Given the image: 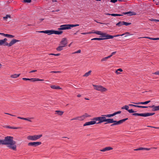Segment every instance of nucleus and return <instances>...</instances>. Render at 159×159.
<instances>
[{
  "label": "nucleus",
  "instance_id": "nucleus-1",
  "mask_svg": "<svg viewBox=\"0 0 159 159\" xmlns=\"http://www.w3.org/2000/svg\"><path fill=\"white\" fill-rule=\"evenodd\" d=\"M93 33L98 35H101V37L104 38H94L91 39V40H104L105 39H112L114 37H116L120 36H122L125 35L126 34H129V33H127L126 34H124L120 35H111L107 34L106 33L103 32L101 31H95L94 32H93Z\"/></svg>",
  "mask_w": 159,
  "mask_h": 159
},
{
  "label": "nucleus",
  "instance_id": "nucleus-2",
  "mask_svg": "<svg viewBox=\"0 0 159 159\" xmlns=\"http://www.w3.org/2000/svg\"><path fill=\"white\" fill-rule=\"evenodd\" d=\"M13 137L12 136H7L5 137L4 140L5 145H8V147L14 151L16 150V141H14Z\"/></svg>",
  "mask_w": 159,
  "mask_h": 159
},
{
  "label": "nucleus",
  "instance_id": "nucleus-3",
  "mask_svg": "<svg viewBox=\"0 0 159 159\" xmlns=\"http://www.w3.org/2000/svg\"><path fill=\"white\" fill-rule=\"evenodd\" d=\"M128 120V118L124 119L121 120H120L118 121L116 120H114L113 119H110V121L109 123H113L111 125V126H113L116 125H120L123 122H125L126 120Z\"/></svg>",
  "mask_w": 159,
  "mask_h": 159
},
{
  "label": "nucleus",
  "instance_id": "nucleus-4",
  "mask_svg": "<svg viewBox=\"0 0 159 159\" xmlns=\"http://www.w3.org/2000/svg\"><path fill=\"white\" fill-rule=\"evenodd\" d=\"M39 32L40 33L47 34L48 35H51L53 34H61L63 33V31H59L53 30H46L45 31H41Z\"/></svg>",
  "mask_w": 159,
  "mask_h": 159
},
{
  "label": "nucleus",
  "instance_id": "nucleus-5",
  "mask_svg": "<svg viewBox=\"0 0 159 159\" xmlns=\"http://www.w3.org/2000/svg\"><path fill=\"white\" fill-rule=\"evenodd\" d=\"M6 41L7 40H0V45H2L3 44L4 46H8V47H10L16 42L20 40H11L9 44L6 42Z\"/></svg>",
  "mask_w": 159,
  "mask_h": 159
},
{
  "label": "nucleus",
  "instance_id": "nucleus-6",
  "mask_svg": "<svg viewBox=\"0 0 159 159\" xmlns=\"http://www.w3.org/2000/svg\"><path fill=\"white\" fill-rule=\"evenodd\" d=\"M42 136V134L35 135H29L27 136V139L30 140L35 141L39 139Z\"/></svg>",
  "mask_w": 159,
  "mask_h": 159
},
{
  "label": "nucleus",
  "instance_id": "nucleus-7",
  "mask_svg": "<svg viewBox=\"0 0 159 159\" xmlns=\"http://www.w3.org/2000/svg\"><path fill=\"white\" fill-rule=\"evenodd\" d=\"M93 86L94 87V89L98 91H101L102 92H105L107 90L106 88H104L101 85H93Z\"/></svg>",
  "mask_w": 159,
  "mask_h": 159
},
{
  "label": "nucleus",
  "instance_id": "nucleus-8",
  "mask_svg": "<svg viewBox=\"0 0 159 159\" xmlns=\"http://www.w3.org/2000/svg\"><path fill=\"white\" fill-rule=\"evenodd\" d=\"M99 117L101 123L104 122H107L104 123L105 125L109 123L110 118L106 119V117L104 116H100Z\"/></svg>",
  "mask_w": 159,
  "mask_h": 159
},
{
  "label": "nucleus",
  "instance_id": "nucleus-9",
  "mask_svg": "<svg viewBox=\"0 0 159 159\" xmlns=\"http://www.w3.org/2000/svg\"><path fill=\"white\" fill-rule=\"evenodd\" d=\"M70 29V24H67L61 25L60 28H58V30H67Z\"/></svg>",
  "mask_w": 159,
  "mask_h": 159
},
{
  "label": "nucleus",
  "instance_id": "nucleus-10",
  "mask_svg": "<svg viewBox=\"0 0 159 159\" xmlns=\"http://www.w3.org/2000/svg\"><path fill=\"white\" fill-rule=\"evenodd\" d=\"M41 143H42L41 142H30L28 143V146H33L36 147L41 144Z\"/></svg>",
  "mask_w": 159,
  "mask_h": 159
},
{
  "label": "nucleus",
  "instance_id": "nucleus-11",
  "mask_svg": "<svg viewBox=\"0 0 159 159\" xmlns=\"http://www.w3.org/2000/svg\"><path fill=\"white\" fill-rule=\"evenodd\" d=\"M129 107L128 106L125 105V106L123 107H121V109H125L129 113H133L136 112V111H134L132 109H129Z\"/></svg>",
  "mask_w": 159,
  "mask_h": 159
},
{
  "label": "nucleus",
  "instance_id": "nucleus-12",
  "mask_svg": "<svg viewBox=\"0 0 159 159\" xmlns=\"http://www.w3.org/2000/svg\"><path fill=\"white\" fill-rule=\"evenodd\" d=\"M95 124H96V121L93 120L86 122L85 124H84L83 126H84L87 125H93Z\"/></svg>",
  "mask_w": 159,
  "mask_h": 159
},
{
  "label": "nucleus",
  "instance_id": "nucleus-13",
  "mask_svg": "<svg viewBox=\"0 0 159 159\" xmlns=\"http://www.w3.org/2000/svg\"><path fill=\"white\" fill-rule=\"evenodd\" d=\"M149 107L152 108V111H156L159 110V106H156L155 105H153L151 106H149Z\"/></svg>",
  "mask_w": 159,
  "mask_h": 159
},
{
  "label": "nucleus",
  "instance_id": "nucleus-14",
  "mask_svg": "<svg viewBox=\"0 0 159 159\" xmlns=\"http://www.w3.org/2000/svg\"><path fill=\"white\" fill-rule=\"evenodd\" d=\"M0 34L2 35V36L7 37L10 39L13 38L14 37V35L7 34H5L3 33H0Z\"/></svg>",
  "mask_w": 159,
  "mask_h": 159
},
{
  "label": "nucleus",
  "instance_id": "nucleus-15",
  "mask_svg": "<svg viewBox=\"0 0 159 159\" xmlns=\"http://www.w3.org/2000/svg\"><path fill=\"white\" fill-rule=\"evenodd\" d=\"M151 101L150 100L148 101H145V102H132V103L137 104V105H140V104H143L145 105L147 104L149 102H150Z\"/></svg>",
  "mask_w": 159,
  "mask_h": 159
},
{
  "label": "nucleus",
  "instance_id": "nucleus-16",
  "mask_svg": "<svg viewBox=\"0 0 159 159\" xmlns=\"http://www.w3.org/2000/svg\"><path fill=\"white\" fill-rule=\"evenodd\" d=\"M113 148L110 147H106L103 149H100V151L101 152H104L107 151H109L110 150H112Z\"/></svg>",
  "mask_w": 159,
  "mask_h": 159
},
{
  "label": "nucleus",
  "instance_id": "nucleus-17",
  "mask_svg": "<svg viewBox=\"0 0 159 159\" xmlns=\"http://www.w3.org/2000/svg\"><path fill=\"white\" fill-rule=\"evenodd\" d=\"M67 40H61L60 42V44L62 45L63 47L66 46L67 43Z\"/></svg>",
  "mask_w": 159,
  "mask_h": 159
},
{
  "label": "nucleus",
  "instance_id": "nucleus-18",
  "mask_svg": "<svg viewBox=\"0 0 159 159\" xmlns=\"http://www.w3.org/2000/svg\"><path fill=\"white\" fill-rule=\"evenodd\" d=\"M155 114L154 112L143 113V117H147L154 115Z\"/></svg>",
  "mask_w": 159,
  "mask_h": 159
},
{
  "label": "nucleus",
  "instance_id": "nucleus-19",
  "mask_svg": "<svg viewBox=\"0 0 159 159\" xmlns=\"http://www.w3.org/2000/svg\"><path fill=\"white\" fill-rule=\"evenodd\" d=\"M155 114L154 112L143 113V117H147L154 115Z\"/></svg>",
  "mask_w": 159,
  "mask_h": 159
},
{
  "label": "nucleus",
  "instance_id": "nucleus-20",
  "mask_svg": "<svg viewBox=\"0 0 159 159\" xmlns=\"http://www.w3.org/2000/svg\"><path fill=\"white\" fill-rule=\"evenodd\" d=\"M141 38H145V39H150L151 40H159V38H151L149 37H142L139 38L138 39H141Z\"/></svg>",
  "mask_w": 159,
  "mask_h": 159
},
{
  "label": "nucleus",
  "instance_id": "nucleus-21",
  "mask_svg": "<svg viewBox=\"0 0 159 159\" xmlns=\"http://www.w3.org/2000/svg\"><path fill=\"white\" fill-rule=\"evenodd\" d=\"M92 120H93V121H98V122L97 123L96 122V124H98L101 123V122H100V119L99 117H98L93 118L92 119Z\"/></svg>",
  "mask_w": 159,
  "mask_h": 159
},
{
  "label": "nucleus",
  "instance_id": "nucleus-22",
  "mask_svg": "<svg viewBox=\"0 0 159 159\" xmlns=\"http://www.w3.org/2000/svg\"><path fill=\"white\" fill-rule=\"evenodd\" d=\"M55 114H57L59 116H61L63 114L64 111L59 110H57L55 111Z\"/></svg>",
  "mask_w": 159,
  "mask_h": 159
},
{
  "label": "nucleus",
  "instance_id": "nucleus-23",
  "mask_svg": "<svg viewBox=\"0 0 159 159\" xmlns=\"http://www.w3.org/2000/svg\"><path fill=\"white\" fill-rule=\"evenodd\" d=\"M124 14H129V16H131L134 15H135V14L134 12H132L131 11H129L128 12H125V13H124Z\"/></svg>",
  "mask_w": 159,
  "mask_h": 159
},
{
  "label": "nucleus",
  "instance_id": "nucleus-24",
  "mask_svg": "<svg viewBox=\"0 0 159 159\" xmlns=\"http://www.w3.org/2000/svg\"><path fill=\"white\" fill-rule=\"evenodd\" d=\"M132 116H143V113H134L132 114Z\"/></svg>",
  "mask_w": 159,
  "mask_h": 159
},
{
  "label": "nucleus",
  "instance_id": "nucleus-25",
  "mask_svg": "<svg viewBox=\"0 0 159 159\" xmlns=\"http://www.w3.org/2000/svg\"><path fill=\"white\" fill-rule=\"evenodd\" d=\"M51 88L52 89H61V88H60V86H57L55 85H52L51 86Z\"/></svg>",
  "mask_w": 159,
  "mask_h": 159
},
{
  "label": "nucleus",
  "instance_id": "nucleus-26",
  "mask_svg": "<svg viewBox=\"0 0 159 159\" xmlns=\"http://www.w3.org/2000/svg\"><path fill=\"white\" fill-rule=\"evenodd\" d=\"M20 74H14L13 75H11L10 76L12 78H16L18 77L19 76Z\"/></svg>",
  "mask_w": 159,
  "mask_h": 159
},
{
  "label": "nucleus",
  "instance_id": "nucleus-27",
  "mask_svg": "<svg viewBox=\"0 0 159 159\" xmlns=\"http://www.w3.org/2000/svg\"><path fill=\"white\" fill-rule=\"evenodd\" d=\"M17 118H19V119H22V120H27V121H30V122H32V121L31 120H30V119H28V118H24V117H17Z\"/></svg>",
  "mask_w": 159,
  "mask_h": 159
},
{
  "label": "nucleus",
  "instance_id": "nucleus-28",
  "mask_svg": "<svg viewBox=\"0 0 159 159\" xmlns=\"http://www.w3.org/2000/svg\"><path fill=\"white\" fill-rule=\"evenodd\" d=\"M3 18L4 20L7 21V19L8 18H9L10 19L11 18V15H7L6 16L3 17Z\"/></svg>",
  "mask_w": 159,
  "mask_h": 159
},
{
  "label": "nucleus",
  "instance_id": "nucleus-29",
  "mask_svg": "<svg viewBox=\"0 0 159 159\" xmlns=\"http://www.w3.org/2000/svg\"><path fill=\"white\" fill-rule=\"evenodd\" d=\"M6 128L11 129H20V127H11L9 126H6Z\"/></svg>",
  "mask_w": 159,
  "mask_h": 159
},
{
  "label": "nucleus",
  "instance_id": "nucleus-30",
  "mask_svg": "<svg viewBox=\"0 0 159 159\" xmlns=\"http://www.w3.org/2000/svg\"><path fill=\"white\" fill-rule=\"evenodd\" d=\"M91 72L92 71L91 70L89 71L88 72L86 73L85 74L83 75V76L84 77H88L90 75Z\"/></svg>",
  "mask_w": 159,
  "mask_h": 159
},
{
  "label": "nucleus",
  "instance_id": "nucleus-31",
  "mask_svg": "<svg viewBox=\"0 0 159 159\" xmlns=\"http://www.w3.org/2000/svg\"><path fill=\"white\" fill-rule=\"evenodd\" d=\"M63 46H62L61 45L59 46L56 48V50L57 51H61L63 50Z\"/></svg>",
  "mask_w": 159,
  "mask_h": 159
},
{
  "label": "nucleus",
  "instance_id": "nucleus-32",
  "mask_svg": "<svg viewBox=\"0 0 159 159\" xmlns=\"http://www.w3.org/2000/svg\"><path fill=\"white\" fill-rule=\"evenodd\" d=\"M123 25V21H120L116 24V25L118 26H120Z\"/></svg>",
  "mask_w": 159,
  "mask_h": 159
},
{
  "label": "nucleus",
  "instance_id": "nucleus-33",
  "mask_svg": "<svg viewBox=\"0 0 159 159\" xmlns=\"http://www.w3.org/2000/svg\"><path fill=\"white\" fill-rule=\"evenodd\" d=\"M110 56H108V57H104L103 58H102L101 60V61H106L107 60V59L110 58Z\"/></svg>",
  "mask_w": 159,
  "mask_h": 159
},
{
  "label": "nucleus",
  "instance_id": "nucleus-34",
  "mask_svg": "<svg viewBox=\"0 0 159 159\" xmlns=\"http://www.w3.org/2000/svg\"><path fill=\"white\" fill-rule=\"evenodd\" d=\"M0 145H5L4 139H0Z\"/></svg>",
  "mask_w": 159,
  "mask_h": 159
},
{
  "label": "nucleus",
  "instance_id": "nucleus-35",
  "mask_svg": "<svg viewBox=\"0 0 159 159\" xmlns=\"http://www.w3.org/2000/svg\"><path fill=\"white\" fill-rule=\"evenodd\" d=\"M122 15L119 14H111V16H122Z\"/></svg>",
  "mask_w": 159,
  "mask_h": 159
},
{
  "label": "nucleus",
  "instance_id": "nucleus-36",
  "mask_svg": "<svg viewBox=\"0 0 159 159\" xmlns=\"http://www.w3.org/2000/svg\"><path fill=\"white\" fill-rule=\"evenodd\" d=\"M79 24H75V25H70V28L72 27H76L77 26H79Z\"/></svg>",
  "mask_w": 159,
  "mask_h": 159
},
{
  "label": "nucleus",
  "instance_id": "nucleus-37",
  "mask_svg": "<svg viewBox=\"0 0 159 159\" xmlns=\"http://www.w3.org/2000/svg\"><path fill=\"white\" fill-rule=\"evenodd\" d=\"M131 24V23L126 22L124 21H123V25H125L126 26H127Z\"/></svg>",
  "mask_w": 159,
  "mask_h": 159
},
{
  "label": "nucleus",
  "instance_id": "nucleus-38",
  "mask_svg": "<svg viewBox=\"0 0 159 159\" xmlns=\"http://www.w3.org/2000/svg\"><path fill=\"white\" fill-rule=\"evenodd\" d=\"M135 151H139V150H144V148H138L135 149L134 150Z\"/></svg>",
  "mask_w": 159,
  "mask_h": 159
},
{
  "label": "nucleus",
  "instance_id": "nucleus-39",
  "mask_svg": "<svg viewBox=\"0 0 159 159\" xmlns=\"http://www.w3.org/2000/svg\"><path fill=\"white\" fill-rule=\"evenodd\" d=\"M30 80L32 82H34L35 81H37V78L30 79Z\"/></svg>",
  "mask_w": 159,
  "mask_h": 159
},
{
  "label": "nucleus",
  "instance_id": "nucleus-40",
  "mask_svg": "<svg viewBox=\"0 0 159 159\" xmlns=\"http://www.w3.org/2000/svg\"><path fill=\"white\" fill-rule=\"evenodd\" d=\"M79 118H80V119H79V120H83L85 119V118H84V117L83 115L82 116H80V117H79Z\"/></svg>",
  "mask_w": 159,
  "mask_h": 159
},
{
  "label": "nucleus",
  "instance_id": "nucleus-41",
  "mask_svg": "<svg viewBox=\"0 0 159 159\" xmlns=\"http://www.w3.org/2000/svg\"><path fill=\"white\" fill-rule=\"evenodd\" d=\"M138 108H147L148 107H147V106H139V105H138Z\"/></svg>",
  "mask_w": 159,
  "mask_h": 159
},
{
  "label": "nucleus",
  "instance_id": "nucleus-42",
  "mask_svg": "<svg viewBox=\"0 0 159 159\" xmlns=\"http://www.w3.org/2000/svg\"><path fill=\"white\" fill-rule=\"evenodd\" d=\"M102 116H105V117H108V118H110V117H111L110 114L102 115Z\"/></svg>",
  "mask_w": 159,
  "mask_h": 159
},
{
  "label": "nucleus",
  "instance_id": "nucleus-43",
  "mask_svg": "<svg viewBox=\"0 0 159 159\" xmlns=\"http://www.w3.org/2000/svg\"><path fill=\"white\" fill-rule=\"evenodd\" d=\"M83 116H84V118H86L87 117H89L90 116L87 113H85L83 115Z\"/></svg>",
  "mask_w": 159,
  "mask_h": 159
},
{
  "label": "nucleus",
  "instance_id": "nucleus-44",
  "mask_svg": "<svg viewBox=\"0 0 159 159\" xmlns=\"http://www.w3.org/2000/svg\"><path fill=\"white\" fill-rule=\"evenodd\" d=\"M60 55V53H57L56 54H54V53H50L49 54V55H52L56 56H59Z\"/></svg>",
  "mask_w": 159,
  "mask_h": 159
},
{
  "label": "nucleus",
  "instance_id": "nucleus-45",
  "mask_svg": "<svg viewBox=\"0 0 159 159\" xmlns=\"http://www.w3.org/2000/svg\"><path fill=\"white\" fill-rule=\"evenodd\" d=\"M129 106L134 107H138V105H135L132 104H129Z\"/></svg>",
  "mask_w": 159,
  "mask_h": 159
},
{
  "label": "nucleus",
  "instance_id": "nucleus-46",
  "mask_svg": "<svg viewBox=\"0 0 159 159\" xmlns=\"http://www.w3.org/2000/svg\"><path fill=\"white\" fill-rule=\"evenodd\" d=\"M25 2L30 3L31 2V0H24Z\"/></svg>",
  "mask_w": 159,
  "mask_h": 159
},
{
  "label": "nucleus",
  "instance_id": "nucleus-47",
  "mask_svg": "<svg viewBox=\"0 0 159 159\" xmlns=\"http://www.w3.org/2000/svg\"><path fill=\"white\" fill-rule=\"evenodd\" d=\"M116 52H112L111 54V55H110V56H110V58L111 57H112L113 55H114L115 54H116Z\"/></svg>",
  "mask_w": 159,
  "mask_h": 159
},
{
  "label": "nucleus",
  "instance_id": "nucleus-48",
  "mask_svg": "<svg viewBox=\"0 0 159 159\" xmlns=\"http://www.w3.org/2000/svg\"><path fill=\"white\" fill-rule=\"evenodd\" d=\"M150 20L151 21H159V20H156V19H150Z\"/></svg>",
  "mask_w": 159,
  "mask_h": 159
},
{
  "label": "nucleus",
  "instance_id": "nucleus-49",
  "mask_svg": "<svg viewBox=\"0 0 159 159\" xmlns=\"http://www.w3.org/2000/svg\"><path fill=\"white\" fill-rule=\"evenodd\" d=\"M80 52H81V50H79L78 51H77L75 52H74V53H73V54H75V53H80Z\"/></svg>",
  "mask_w": 159,
  "mask_h": 159
},
{
  "label": "nucleus",
  "instance_id": "nucleus-50",
  "mask_svg": "<svg viewBox=\"0 0 159 159\" xmlns=\"http://www.w3.org/2000/svg\"><path fill=\"white\" fill-rule=\"evenodd\" d=\"M79 117H76L75 118H73L71 120H79Z\"/></svg>",
  "mask_w": 159,
  "mask_h": 159
},
{
  "label": "nucleus",
  "instance_id": "nucleus-51",
  "mask_svg": "<svg viewBox=\"0 0 159 159\" xmlns=\"http://www.w3.org/2000/svg\"><path fill=\"white\" fill-rule=\"evenodd\" d=\"M91 32H88L82 33L81 34H91Z\"/></svg>",
  "mask_w": 159,
  "mask_h": 159
},
{
  "label": "nucleus",
  "instance_id": "nucleus-52",
  "mask_svg": "<svg viewBox=\"0 0 159 159\" xmlns=\"http://www.w3.org/2000/svg\"><path fill=\"white\" fill-rule=\"evenodd\" d=\"M153 74L156 75H159V71H157L156 72L153 73Z\"/></svg>",
  "mask_w": 159,
  "mask_h": 159
},
{
  "label": "nucleus",
  "instance_id": "nucleus-53",
  "mask_svg": "<svg viewBox=\"0 0 159 159\" xmlns=\"http://www.w3.org/2000/svg\"><path fill=\"white\" fill-rule=\"evenodd\" d=\"M61 72L59 71H52L50 72L51 73H60Z\"/></svg>",
  "mask_w": 159,
  "mask_h": 159
},
{
  "label": "nucleus",
  "instance_id": "nucleus-54",
  "mask_svg": "<svg viewBox=\"0 0 159 159\" xmlns=\"http://www.w3.org/2000/svg\"><path fill=\"white\" fill-rule=\"evenodd\" d=\"M117 1V0H111L110 2L112 3H115Z\"/></svg>",
  "mask_w": 159,
  "mask_h": 159
},
{
  "label": "nucleus",
  "instance_id": "nucleus-55",
  "mask_svg": "<svg viewBox=\"0 0 159 159\" xmlns=\"http://www.w3.org/2000/svg\"><path fill=\"white\" fill-rule=\"evenodd\" d=\"M4 113L5 114H7V115H10V116H16V115H12V114H11L8 113Z\"/></svg>",
  "mask_w": 159,
  "mask_h": 159
},
{
  "label": "nucleus",
  "instance_id": "nucleus-56",
  "mask_svg": "<svg viewBox=\"0 0 159 159\" xmlns=\"http://www.w3.org/2000/svg\"><path fill=\"white\" fill-rule=\"evenodd\" d=\"M22 80H30V79L26 78H23Z\"/></svg>",
  "mask_w": 159,
  "mask_h": 159
},
{
  "label": "nucleus",
  "instance_id": "nucleus-57",
  "mask_svg": "<svg viewBox=\"0 0 159 159\" xmlns=\"http://www.w3.org/2000/svg\"><path fill=\"white\" fill-rule=\"evenodd\" d=\"M37 71V70H32V71H30L29 72V73H33V72H36Z\"/></svg>",
  "mask_w": 159,
  "mask_h": 159
},
{
  "label": "nucleus",
  "instance_id": "nucleus-58",
  "mask_svg": "<svg viewBox=\"0 0 159 159\" xmlns=\"http://www.w3.org/2000/svg\"><path fill=\"white\" fill-rule=\"evenodd\" d=\"M151 148H144V150H150Z\"/></svg>",
  "mask_w": 159,
  "mask_h": 159
},
{
  "label": "nucleus",
  "instance_id": "nucleus-59",
  "mask_svg": "<svg viewBox=\"0 0 159 159\" xmlns=\"http://www.w3.org/2000/svg\"><path fill=\"white\" fill-rule=\"evenodd\" d=\"M43 80L39 79V78H37V81H42Z\"/></svg>",
  "mask_w": 159,
  "mask_h": 159
},
{
  "label": "nucleus",
  "instance_id": "nucleus-60",
  "mask_svg": "<svg viewBox=\"0 0 159 159\" xmlns=\"http://www.w3.org/2000/svg\"><path fill=\"white\" fill-rule=\"evenodd\" d=\"M147 127L152 128L155 129V128H157V127H153L151 126H147Z\"/></svg>",
  "mask_w": 159,
  "mask_h": 159
},
{
  "label": "nucleus",
  "instance_id": "nucleus-61",
  "mask_svg": "<svg viewBox=\"0 0 159 159\" xmlns=\"http://www.w3.org/2000/svg\"><path fill=\"white\" fill-rule=\"evenodd\" d=\"M117 70H118V71H119L120 72H122L123 71V70L121 68H119L117 69Z\"/></svg>",
  "mask_w": 159,
  "mask_h": 159
},
{
  "label": "nucleus",
  "instance_id": "nucleus-62",
  "mask_svg": "<svg viewBox=\"0 0 159 159\" xmlns=\"http://www.w3.org/2000/svg\"><path fill=\"white\" fill-rule=\"evenodd\" d=\"M105 14L107 15H111V14H109V13H106Z\"/></svg>",
  "mask_w": 159,
  "mask_h": 159
},
{
  "label": "nucleus",
  "instance_id": "nucleus-63",
  "mask_svg": "<svg viewBox=\"0 0 159 159\" xmlns=\"http://www.w3.org/2000/svg\"><path fill=\"white\" fill-rule=\"evenodd\" d=\"M118 71L117 70H116V74H120V72H118Z\"/></svg>",
  "mask_w": 159,
  "mask_h": 159
},
{
  "label": "nucleus",
  "instance_id": "nucleus-64",
  "mask_svg": "<svg viewBox=\"0 0 159 159\" xmlns=\"http://www.w3.org/2000/svg\"><path fill=\"white\" fill-rule=\"evenodd\" d=\"M110 115L111 117H112V116H114V115L113 113L112 114H110Z\"/></svg>",
  "mask_w": 159,
  "mask_h": 159
}]
</instances>
